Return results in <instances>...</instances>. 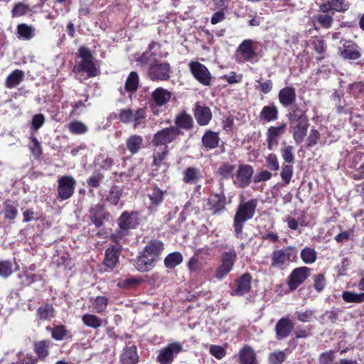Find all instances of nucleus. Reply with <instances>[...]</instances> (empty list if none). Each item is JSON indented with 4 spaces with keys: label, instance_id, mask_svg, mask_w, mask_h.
<instances>
[{
    "label": "nucleus",
    "instance_id": "1",
    "mask_svg": "<svg viewBox=\"0 0 364 364\" xmlns=\"http://www.w3.org/2000/svg\"><path fill=\"white\" fill-rule=\"evenodd\" d=\"M158 46L152 42L149 45V50L143 53L138 58V62L148 67L147 76L152 81H166L170 78L171 65L167 62H162L156 52L151 51Z\"/></svg>",
    "mask_w": 364,
    "mask_h": 364
},
{
    "label": "nucleus",
    "instance_id": "2",
    "mask_svg": "<svg viewBox=\"0 0 364 364\" xmlns=\"http://www.w3.org/2000/svg\"><path fill=\"white\" fill-rule=\"evenodd\" d=\"M257 204L258 200L256 198L245 201L244 196H240V203L235 215L233 224L234 230L237 237L242 233L245 223L254 217Z\"/></svg>",
    "mask_w": 364,
    "mask_h": 364
},
{
    "label": "nucleus",
    "instance_id": "3",
    "mask_svg": "<svg viewBox=\"0 0 364 364\" xmlns=\"http://www.w3.org/2000/svg\"><path fill=\"white\" fill-rule=\"evenodd\" d=\"M79 57L81 60L78 62L73 68V73L75 74V77L82 81V73H86L87 77H93L98 75V70L94 63V57L91 52L85 47L80 48Z\"/></svg>",
    "mask_w": 364,
    "mask_h": 364
},
{
    "label": "nucleus",
    "instance_id": "4",
    "mask_svg": "<svg viewBox=\"0 0 364 364\" xmlns=\"http://www.w3.org/2000/svg\"><path fill=\"white\" fill-rule=\"evenodd\" d=\"M146 118V109L144 107H139L134 110L130 108L121 109L118 114V119L124 124L132 123L133 127L137 129L145 127Z\"/></svg>",
    "mask_w": 364,
    "mask_h": 364
},
{
    "label": "nucleus",
    "instance_id": "5",
    "mask_svg": "<svg viewBox=\"0 0 364 364\" xmlns=\"http://www.w3.org/2000/svg\"><path fill=\"white\" fill-rule=\"evenodd\" d=\"M296 255V249L291 246L274 250L271 255V266L273 268L283 269L288 263L294 261Z\"/></svg>",
    "mask_w": 364,
    "mask_h": 364
},
{
    "label": "nucleus",
    "instance_id": "6",
    "mask_svg": "<svg viewBox=\"0 0 364 364\" xmlns=\"http://www.w3.org/2000/svg\"><path fill=\"white\" fill-rule=\"evenodd\" d=\"M139 224L138 213L136 212H124L119 218V230L112 234L111 238L113 241L122 239L127 233L129 229L134 228Z\"/></svg>",
    "mask_w": 364,
    "mask_h": 364
},
{
    "label": "nucleus",
    "instance_id": "7",
    "mask_svg": "<svg viewBox=\"0 0 364 364\" xmlns=\"http://www.w3.org/2000/svg\"><path fill=\"white\" fill-rule=\"evenodd\" d=\"M237 259V253L234 248L224 252L221 255V264L215 270V277L218 279L224 278L232 269Z\"/></svg>",
    "mask_w": 364,
    "mask_h": 364
},
{
    "label": "nucleus",
    "instance_id": "8",
    "mask_svg": "<svg viewBox=\"0 0 364 364\" xmlns=\"http://www.w3.org/2000/svg\"><path fill=\"white\" fill-rule=\"evenodd\" d=\"M183 345L179 342L171 343L160 349L156 360L160 364H171L175 357L183 350Z\"/></svg>",
    "mask_w": 364,
    "mask_h": 364
},
{
    "label": "nucleus",
    "instance_id": "9",
    "mask_svg": "<svg viewBox=\"0 0 364 364\" xmlns=\"http://www.w3.org/2000/svg\"><path fill=\"white\" fill-rule=\"evenodd\" d=\"M76 181L71 176H63L58 180V197L62 200L70 198L74 193Z\"/></svg>",
    "mask_w": 364,
    "mask_h": 364
},
{
    "label": "nucleus",
    "instance_id": "10",
    "mask_svg": "<svg viewBox=\"0 0 364 364\" xmlns=\"http://www.w3.org/2000/svg\"><path fill=\"white\" fill-rule=\"evenodd\" d=\"M180 134V130L175 126L163 129L156 132L152 139L154 146L166 145L173 141Z\"/></svg>",
    "mask_w": 364,
    "mask_h": 364
},
{
    "label": "nucleus",
    "instance_id": "11",
    "mask_svg": "<svg viewBox=\"0 0 364 364\" xmlns=\"http://www.w3.org/2000/svg\"><path fill=\"white\" fill-rule=\"evenodd\" d=\"M172 97V93L163 87H157L151 95V107L154 114H159L158 107L168 103Z\"/></svg>",
    "mask_w": 364,
    "mask_h": 364
},
{
    "label": "nucleus",
    "instance_id": "12",
    "mask_svg": "<svg viewBox=\"0 0 364 364\" xmlns=\"http://www.w3.org/2000/svg\"><path fill=\"white\" fill-rule=\"evenodd\" d=\"M189 68L194 77L200 83L205 86L210 85L212 76L205 65L197 61H191Z\"/></svg>",
    "mask_w": 364,
    "mask_h": 364
},
{
    "label": "nucleus",
    "instance_id": "13",
    "mask_svg": "<svg viewBox=\"0 0 364 364\" xmlns=\"http://www.w3.org/2000/svg\"><path fill=\"white\" fill-rule=\"evenodd\" d=\"M310 269L301 267L294 269L287 278V284L290 291H293L301 284L309 276Z\"/></svg>",
    "mask_w": 364,
    "mask_h": 364
},
{
    "label": "nucleus",
    "instance_id": "14",
    "mask_svg": "<svg viewBox=\"0 0 364 364\" xmlns=\"http://www.w3.org/2000/svg\"><path fill=\"white\" fill-rule=\"evenodd\" d=\"M121 240L118 239V241H114L116 244L110 245L105 251L104 264L111 269H113L119 263V256L122 252Z\"/></svg>",
    "mask_w": 364,
    "mask_h": 364
},
{
    "label": "nucleus",
    "instance_id": "15",
    "mask_svg": "<svg viewBox=\"0 0 364 364\" xmlns=\"http://www.w3.org/2000/svg\"><path fill=\"white\" fill-rule=\"evenodd\" d=\"M89 217L96 228H100L103 225L104 220H108L109 213L105 210L102 203H98L90 208Z\"/></svg>",
    "mask_w": 364,
    "mask_h": 364
},
{
    "label": "nucleus",
    "instance_id": "16",
    "mask_svg": "<svg viewBox=\"0 0 364 364\" xmlns=\"http://www.w3.org/2000/svg\"><path fill=\"white\" fill-rule=\"evenodd\" d=\"M253 168L250 165H240L235 174L234 183L240 188L247 186L251 182L253 174Z\"/></svg>",
    "mask_w": 364,
    "mask_h": 364
},
{
    "label": "nucleus",
    "instance_id": "17",
    "mask_svg": "<svg viewBox=\"0 0 364 364\" xmlns=\"http://www.w3.org/2000/svg\"><path fill=\"white\" fill-rule=\"evenodd\" d=\"M294 323L287 317L280 318L276 323L275 333L278 340L288 337L294 328Z\"/></svg>",
    "mask_w": 364,
    "mask_h": 364
},
{
    "label": "nucleus",
    "instance_id": "18",
    "mask_svg": "<svg viewBox=\"0 0 364 364\" xmlns=\"http://www.w3.org/2000/svg\"><path fill=\"white\" fill-rule=\"evenodd\" d=\"M278 99L284 107L296 105V94L295 88L292 86H287L282 88L279 92Z\"/></svg>",
    "mask_w": 364,
    "mask_h": 364
},
{
    "label": "nucleus",
    "instance_id": "19",
    "mask_svg": "<svg viewBox=\"0 0 364 364\" xmlns=\"http://www.w3.org/2000/svg\"><path fill=\"white\" fill-rule=\"evenodd\" d=\"M164 249V243L161 241L152 240L146 245L143 251L156 262L160 259Z\"/></svg>",
    "mask_w": 364,
    "mask_h": 364
},
{
    "label": "nucleus",
    "instance_id": "20",
    "mask_svg": "<svg viewBox=\"0 0 364 364\" xmlns=\"http://www.w3.org/2000/svg\"><path fill=\"white\" fill-rule=\"evenodd\" d=\"M289 126L292 129L294 140L297 144H301L306 136L309 127V121H302L295 122V124H289Z\"/></svg>",
    "mask_w": 364,
    "mask_h": 364
},
{
    "label": "nucleus",
    "instance_id": "21",
    "mask_svg": "<svg viewBox=\"0 0 364 364\" xmlns=\"http://www.w3.org/2000/svg\"><path fill=\"white\" fill-rule=\"evenodd\" d=\"M195 118L200 126L206 125L212 119V112L208 107L196 103L194 110Z\"/></svg>",
    "mask_w": 364,
    "mask_h": 364
},
{
    "label": "nucleus",
    "instance_id": "22",
    "mask_svg": "<svg viewBox=\"0 0 364 364\" xmlns=\"http://www.w3.org/2000/svg\"><path fill=\"white\" fill-rule=\"evenodd\" d=\"M139 360V356L137 353L136 346H126L120 355L121 364H137Z\"/></svg>",
    "mask_w": 364,
    "mask_h": 364
},
{
    "label": "nucleus",
    "instance_id": "23",
    "mask_svg": "<svg viewBox=\"0 0 364 364\" xmlns=\"http://www.w3.org/2000/svg\"><path fill=\"white\" fill-rule=\"evenodd\" d=\"M254 41L250 39L243 41L238 47V52L242 55L245 61L251 62L257 56L253 46Z\"/></svg>",
    "mask_w": 364,
    "mask_h": 364
},
{
    "label": "nucleus",
    "instance_id": "24",
    "mask_svg": "<svg viewBox=\"0 0 364 364\" xmlns=\"http://www.w3.org/2000/svg\"><path fill=\"white\" fill-rule=\"evenodd\" d=\"M155 264L156 262L142 251L136 258L135 267L140 272H146L151 270Z\"/></svg>",
    "mask_w": 364,
    "mask_h": 364
},
{
    "label": "nucleus",
    "instance_id": "25",
    "mask_svg": "<svg viewBox=\"0 0 364 364\" xmlns=\"http://www.w3.org/2000/svg\"><path fill=\"white\" fill-rule=\"evenodd\" d=\"M289 124H295V122L309 121L306 114V111L302 109L299 105H294L290 107L289 112L287 114Z\"/></svg>",
    "mask_w": 364,
    "mask_h": 364
},
{
    "label": "nucleus",
    "instance_id": "26",
    "mask_svg": "<svg viewBox=\"0 0 364 364\" xmlns=\"http://www.w3.org/2000/svg\"><path fill=\"white\" fill-rule=\"evenodd\" d=\"M340 54L343 58L348 60H357L361 55L358 46L351 42L343 44V49L341 50Z\"/></svg>",
    "mask_w": 364,
    "mask_h": 364
},
{
    "label": "nucleus",
    "instance_id": "27",
    "mask_svg": "<svg viewBox=\"0 0 364 364\" xmlns=\"http://www.w3.org/2000/svg\"><path fill=\"white\" fill-rule=\"evenodd\" d=\"M251 276L249 274L241 276L237 281L235 294L242 296L249 292L251 289Z\"/></svg>",
    "mask_w": 364,
    "mask_h": 364
},
{
    "label": "nucleus",
    "instance_id": "28",
    "mask_svg": "<svg viewBox=\"0 0 364 364\" xmlns=\"http://www.w3.org/2000/svg\"><path fill=\"white\" fill-rule=\"evenodd\" d=\"M239 360L240 364H257L255 353L248 346H245L240 350Z\"/></svg>",
    "mask_w": 364,
    "mask_h": 364
},
{
    "label": "nucleus",
    "instance_id": "29",
    "mask_svg": "<svg viewBox=\"0 0 364 364\" xmlns=\"http://www.w3.org/2000/svg\"><path fill=\"white\" fill-rule=\"evenodd\" d=\"M220 138L218 132L206 131L202 137V144L207 149H213L218 146Z\"/></svg>",
    "mask_w": 364,
    "mask_h": 364
},
{
    "label": "nucleus",
    "instance_id": "30",
    "mask_svg": "<svg viewBox=\"0 0 364 364\" xmlns=\"http://www.w3.org/2000/svg\"><path fill=\"white\" fill-rule=\"evenodd\" d=\"M278 109L274 105L264 106L260 113L259 118L266 122L275 121L278 119Z\"/></svg>",
    "mask_w": 364,
    "mask_h": 364
},
{
    "label": "nucleus",
    "instance_id": "31",
    "mask_svg": "<svg viewBox=\"0 0 364 364\" xmlns=\"http://www.w3.org/2000/svg\"><path fill=\"white\" fill-rule=\"evenodd\" d=\"M36 35V29L33 26L26 23H21L17 26L16 36L18 39L31 40Z\"/></svg>",
    "mask_w": 364,
    "mask_h": 364
},
{
    "label": "nucleus",
    "instance_id": "32",
    "mask_svg": "<svg viewBox=\"0 0 364 364\" xmlns=\"http://www.w3.org/2000/svg\"><path fill=\"white\" fill-rule=\"evenodd\" d=\"M126 146L131 154H136L143 147L142 136L136 134L131 135L127 139Z\"/></svg>",
    "mask_w": 364,
    "mask_h": 364
},
{
    "label": "nucleus",
    "instance_id": "33",
    "mask_svg": "<svg viewBox=\"0 0 364 364\" xmlns=\"http://www.w3.org/2000/svg\"><path fill=\"white\" fill-rule=\"evenodd\" d=\"M168 150L167 146H164L161 151H157L154 154L153 165L157 168H161L162 171H166L168 168V164L166 161Z\"/></svg>",
    "mask_w": 364,
    "mask_h": 364
},
{
    "label": "nucleus",
    "instance_id": "34",
    "mask_svg": "<svg viewBox=\"0 0 364 364\" xmlns=\"http://www.w3.org/2000/svg\"><path fill=\"white\" fill-rule=\"evenodd\" d=\"M36 316L39 320H50L55 316V309L50 304H43L40 306L36 311Z\"/></svg>",
    "mask_w": 364,
    "mask_h": 364
},
{
    "label": "nucleus",
    "instance_id": "35",
    "mask_svg": "<svg viewBox=\"0 0 364 364\" xmlns=\"http://www.w3.org/2000/svg\"><path fill=\"white\" fill-rule=\"evenodd\" d=\"M175 124L178 129L190 130L193 125V120L191 115L186 112L181 113L175 119Z\"/></svg>",
    "mask_w": 364,
    "mask_h": 364
},
{
    "label": "nucleus",
    "instance_id": "36",
    "mask_svg": "<svg viewBox=\"0 0 364 364\" xmlns=\"http://www.w3.org/2000/svg\"><path fill=\"white\" fill-rule=\"evenodd\" d=\"M209 203L212 205L213 214H218L225 209V198L224 195L213 194L209 199Z\"/></svg>",
    "mask_w": 364,
    "mask_h": 364
},
{
    "label": "nucleus",
    "instance_id": "37",
    "mask_svg": "<svg viewBox=\"0 0 364 364\" xmlns=\"http://www.w3.org/2000/svg\"><path fill=\"white\" fill-rule=\"evenodd\" d=\"M200 171L195 167H188L183 171V181L189 184H195L200 178Z\"/></svg>",
    "mask_w": 364,
    "mask_h": 364
},
{
    "label": "nucleus",
    "instance_id": "38",
    "mask_svg": "<svg viewBox=\"0 0 364 364\" xmlns=\"http://www.w3.org/2000/svg\"><path fill=\"white\" fill-rule=\"evenodd\" d=\"M24 73L20 70H15L6 79L5 85L8 88H13L19 85L23 79Z\"/></svg>",
    "mask_w": 364,
    "mask_h": 364
},
{
    "label": "nucleus",
    "instance_id": "39",
    "mask_svg": "<svg viewBox=\"0 0 364 364\" xmlns=\"http://www.w3.org/2000/svg\"><path fill=\"white\" fill-rule=\"evenodd\" d=\"M50 344L48 340L37 341L34 343V351L40 358L44 359L49 354Z\"/></svg>",
    "mask_w": 364,
    "mask_h": 364
},
{
    "label": "nucleus",
    "instance_id": "40",
    "mask_svg": "<svg viewBox=\"0 0 364 364\" xmlns=\"http://www.w3.org/2000/svg\"><path fill=\"white\" fill-rule=\"evenodd\" d=\"M183 262V256L178 252H174L168 255L164 259L166 267L173 269Z\"/></svg>",
    "mask_w": 364,
    "mask_h": 364
},
{
    "label": "nucleus",
    "instance_id": "41",
    "mask_svg": "<svg viewBox=\"0 0 364 364\" xmlns=\"http://www.w3.org/2000/svg\"><path fill=\"white\" fill-rule=\"evenodd\" d=\"M84 325L95 329L100 328L102 324V320L95 314H85L82 316Z\"/></svg>",
    "mask_w": 364,
    "mask_h": 364
},
{
    "label": "nucleus",
    "instance_id": "42",
    "mask_svg": "<svg viewBox=\"0 0 364 364\" xmlns=\"http://www.w3.org/2000/svg\"><path fill=\"white\" fill-rule=\"evenodd\" d=\"M139 75L134 71L131 72L125 82V90L130 92H136L139 87Z\"/></svg>",
    "mask_w": 364,
    "mask_h": 364
},
{
    "label": "nucleus",
    "instance_id": "43",
    "mask_svg": "<svg viewBox=\"0 0 364 364\" xmlns=\"http://www.w3.org/2000/svg\"><path fill=\"white\" fill-rule=\"evenodd\" d=\"M92 308L95 312L100 314L105 311L108 304V299L105 296H97L95 299L91 298Z\"/></svg>",
    "mask_w": 364,
    "mask_h": 364
},
{
    "label": "nucleus",
    "instance_id": "44",
    "mask_svg": "<svg viewBox=\"0 0 364 364\" xmlns=\"http://www.w3.org/2000/svg\"><path fill=\"white\" fill-rule=\"evenodd\" d=\"M342 299L348 303H362L364 302V292L355 293L349 291H344L342 293Z\"/></svg>",
    "mask_w": 364,
    "mask_h": 364
},
{
    "label": "nucleus",
    "instance_id": "45",
    "mask_svg": "<svg viewBox=\"0 0 364 364\" xmlns=\"http://www.w3.org/2000/svg\"><path fill=\"white\" fill-rule=\"evenodd\" d=\"M123 193V189L117 186H112L107 195V200L112 205H116Z\"/></svg>",
    "mask_w": 364,
    "mask_h": 364
},
{
    "label": "nucleus",
    "instance_id": "46",
    "mask_svg": "<svg viewBox=\"0 0 364 364\" xmlns=\"http://www.w3.org/2000/svg\"><path fill=\"white\" fill-rule=\"evenodd\" d=\"M51 335L57 341H62L67 337H70V332L63 325L54 326L51 330Z\"/></svg>",
    "mask_w": 364,
    "mask_h": 364
},
{
    "label": "nucleus",
    "instance_id": "47",
    "mask_svg": "<svg viewBox=\"0 0 364 364\" xmlns=\"http://www.w3.org/2000/svg\"><path fill=\"white\" fill-rule=\"evenodd\" d=\"M301 257L306 264H312L316 261L317 254L314 249L306 247L301 252Z\"/></svg>",
    "mask_w": 364,
    "mask_h": 364
},
{
    "label": "nucleus",
    "instance_id": "48",
    "mask_svg": "<svg viewBox=\"0 0 364 364\" xmlns=\"http://www.w3.org/2000/svg\"><path fill=\"white\" fill-rule=\"evenodd\" d=\"M287 129V124L282 123L278 127L272 126L267 129V135L276 139H278L285 133Z\"/></svg>",
    "mask_w": 364,
    "mask_h": 364
},
{
    "label": "nucleus",
    "instance_id": "49",
    "mask_svg": "<svg viewBox=\"0 0 364 364\" xmlns=\"http://www.w3.org/2000/svg\"><path fill=\"white\" fill-rule=\"evenodd\" d=\"M235 171V166L234 165H231L228 163L223 164L219 169L218 172L221 177L224 179H228L232 178L234 176V173Z\"/></svg>",
    "mask_w": 364,
    "mask_h": 364
},
{
    "label": "nucleus",
    "instance_id": "50",
    "mask_svg": "<svg viewBox=\"0 0 364 364\" xmlns=\"http://www.w3.org/2000/svg\"><path fill=\"white\" fill-rule=\"evenodd\" d=\"M70 132L75 134H82L87 132V127L80 121L73 122L68 125Z\"/></svg>",
    "mask_w": 364,
    "mask_h": 364
},
{
    "label": "nucleus",
    "instance_id": "51",
    "mask_svg": "<svg viewBox=\"0 0 364 364\" xmlns=\"http://www.w3.org/2000/svg\"><path fill=\"white\" fill-rule=\"evenodd\" d=\"M294 147L291 145L283 146L281 148V154L284 161L288 164H291L294 161V155L293 154Z\"/></svg>",
    "mask_w": 364,
    "mask_h": 364
},
{
    "label": "nucleus",
    "instance_id": "52",
    "mask_svg": "<svg viewBox=\"0 0 364 364\" xmlns=\"http://www.w3.org/2000/svg\"><path fill=\"white\" fill-rule=\"evenodd\" d=\"M332 12H344L349 9L350 4L346 0H330Z\"/></svg>",
    "mask_w": 364,
    "mask_h": 364
},
{
    "label": "nucleus",
    "instance_id": "53",
    "mask_svg": "<svg viewBox=\"0 0 364 364\" xmlns=\"http://www.w3.org/2000/svg\"><path fill=\"white\" fill-rule=\"evenodd\" d=\"M341 312V310L339 309H334L329 311H326L321 316V319L323 322L331 321V323H335L338 318L339 314Z\"/></svg>",
    "mask_w": 364,
    "mask_h": 364
},
{
    "label": "nucleus",
    "instance_id": "54",
    "mask_svg": "<svg viewBox=\"0 0 364 364\" xmlns=\"http://www.w3.org/2000/svg\"><path fill=\"white\" fill-rule=\"evenodd\" d=\"M149 198L153 205H158L163 200L164 192L159 188L154 187L151 193H149Z\"/></svg>",
    "mask_w": 364,
    "mask_h": 364
},
{
    "label": "nucleus",
    "instance_id": "55",
    "mask_svg": "<svg viewBox=\"0 0 364 364\" xmlns=\"http://www.w3.org/2000/svg\"><path fill=\"white\" fill-rule=\"evenodd\" d=\"M319 139V132L314 128L311 129L306 139V149H310L311 147L314 146L318 143Z\"/></svg>",
    "mask_w": 364,
    "mask_h": 364
},
{
    "label": "nucleus",
    "instance_id": "56",
    "mask_svg": "<svg viewBox=\"0 0 364 364\" xmlns=\"http://www.w3.org/2000/svg\"><path fill=\"white\" fill-rule=\"evenodd\" d=\"M285 359V353L282 350H277L270 353L268 358L269 364H282Z\"/></svg>",
    "mask_w": 364,
    "mask_h": 364
},
{
    "label": "nucleus",
    "instance_id": "57",
    "mask_svg": "<svg viewBox=\"0 0 364 364\" xmlns=\"http://www.w3.org/2000/svg\"><path fill=\"white\" fill-rule=\"evenodd\" d=\"M29 149L35 157H39L42 154V148L41 143L35 137L30 138Z\"/></svg>",
    "mask_w": 364,
    "mask_h": 364
},
{
    "label": "nucleus",
    "instance_id": "58",
    "mask_svg": "<svg viewBox=\"0 0 364 364\" xmlns=\"http://www.w3.org/2000/svg\"><path fill=\"white\" fill-rule=\"evenodd\" d=\"M104 178V175L100 172H95L87 180V183L90 187L98 188Z\"/></svg>",
    "mask_w": 364,
    "mask_h": 364
},
{
    "label": "nucleus",
    "instance_id": "59",
    "mask_svg": "<svg viewBox=\"0 0 364 364\" xmlns=\"http://www.w3.org/2000/svg\"><path fill=\"white\" fill-rule=\"evenodd\" d=\"M318 23L325 28H329L333 23V17L332 16L326 14H318L315 16Z\"/></svg>",
    "mask_w": 364,
    "mask_h": 364
},
{
    "label": "nucleus",
    "instance_id": "60",
    "mask_svg": "<svg viewBox=\"0 0 364 364\" xmlns=\"http://www.w3.org/2000/svg\"><path fill=\"white\" fill-rule=\"evenodd\" d=\"M266 166L271 171H278L279 164L277 156L274 154H269L266 158Z\"/></svg>",
    "mask_w": 364,
    "mask_h": 364
},
{
    "label": "nucleus",
    "instance_id": "61",
    "mask_svg": "<svg viewBox=\"0 0 364 364\" xmlns=\"http://www.w3.org/2000/svg\"><path fill=\"white\" fill-rule=\"evenodd\" d=\"M293 175V166L290 164H283L282 166L281 177L285 184H289Z\"/></svg>",
    "mask_w": 364,
    "mask_h": 364
},
{
    "label": "nucleus",
    "instance_id": "62",
    "mask_svg": "<svg viewBox=\"0 0 364 364\" xmlns=\"http://www.w3.org/2000/svg\"><path fill=\"white\" fill-rule=\"evenodd\" d=\"M13 272L12 263L9 261L0 262V276L6 278L9 277Z\"/></svg>",
    "mask_w": 364,
    "mask_h": 364
},
{
    "label": "nucleus",
    "instance_id": "63",
    "mask_svg": "<svg viewBox=\"0 0 364 364\" xmlns=\"http://www.w3.org/2000/svg\"><path fill=\"white\" fill-rule=\"evenodd\" d=\"M4 218L8 219H14L18 213L15 206L10 204L9 201L4 203Z\"/></svg>",
    "mask_w": 364,
    "mask_h": 364
},
{
    "label": "nucleus",
    "instance_id": "64",
    "mask_svg": "<svg viewBox=\"0 0 364 364\" xmlns=\"http://www.w3.org/2000/svg\"><path fill=\"white\" fill-rule=\"evenodd\" d=\"M45 117L43 114H35L31 119V129L37 131L45 123Z\"/></svg>",
    "mask_w": 364,
    "mask_h": 364
}]
</instances>
